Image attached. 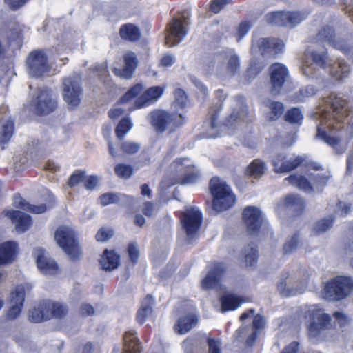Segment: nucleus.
Instances as JSON below:
<instances>
[{"mask_svg":"<svg viewBox=\"0 0 353 353\" xmlns=\"http://www.w3.org/2000/svg\"><path fill=\"white\" fill-rule=\"evenodd\" d=\"M310 55L312 59L313 63L321 68H326L330 65L328 53L326 50L321 52L312 51Z\"/></svg>","mask_w":353,"mask_h":353,"instance_id":"43","label":"nucleus"},{"mask_svg":"<svg viewBox=\"0 0 353 353\" xmlns=\"http://www.w3.org/2000/svg\"><path fill=\"white\" fill-rule=\"evenodd\" d=\"M124 67L123 68H113V72L117 77L125 79L132 78L133 72L137 65V60L135 54L132 52H128L123 56Z\"/></svg>","mask_w":353,"mask_h":353,"instance_id":"25","label":"nucleus"},{"mask_svg":"<svg viewBox=\"0 0 353 353\" xmlns=\"http://www.w3.org/2000/svg\"><path fill=\"white\" fill-rule=\"evenodd\" d=\"M101 203L103 205H107L110 203H116L119 201L118 196L114 193H106L101 196Z\"/></svg>","mask_w":353,"mask_h":353,"instance_id":"60","label":"nucleus"},{"mask_svg":"<svg viewBox=\"0 0 353 353\" xmlns=\"http://www.w3.org/2000/svg\"><path fill=\"white\" fill-rule=\"evenodd\" d=\"M120 36L122 39L130 41H135L141 37L140 30L132 23L123 25L119 30Z\"/></svg>","mask_w":353,"mask_h":353,"instance_id":"37","label":"nucleus"},{"mask_svg":"<svg viewBox=\"0 0 353 353\" xmlns=\"http://www.w3.org/2000/svg\"><path fill=\"white\" fill-rule=\"evenodd\" d=\"M223 60L227 61L226 70L230 75H234L239 70V58L232 50H228L223 54L205 58L202 61L203 68L208 72L213 71L215 69H218L219 64Z\"/></svg>","mask_w":353,"mask_h":353,"instance_id":"8","label":"nucleus"},{"mask_svg":"<svg viewBox=\"0 0 353 353\" xmlns=\"http://www.w3.org/2000/svg\"><path fill=\"white\" fill-rule=\"evenodd\" d=\"M330 74L337 81L343 80L347 77L350 68L343 60L339 59L334 63H330Z\"/></svg>","mask_w":353,"mask_h":353,"instance_id":"31","label":"nucleus"},{"mask_svg":"<svg viewBox=\"0 0 353 353\" xmlns=\"http://www.w3.org/2000/svg\"><path fill=\"white\" fill-rule=\"evenodd\" d=\"M153 304V297L151 295L146 296L137 314V319L140 324H143L145 319L152 314Z\"/></svg>","mask_w":353,"mask_h":353,"instance_id":"32","label":"nucleus"},{"mask_svg":"<svg viewBox=\"0 0 353 353\" xmlns=\"http://www.w3.org/2000/svg\"><path fill=\"white\" fill-rule=\"evenodd\" d=\"M114 172L117 176L126 179L132 175L133 168L130 165L119 163L114 167Z\"/></svg>","mask_w":353,"mask_h":353,"instance_id":"50","label":"nucleus"},{"mask_svg":"<svg viewBox=\"0 0 353 353\" xmlns=\"http://www.w3.org/2000/svg\"><path fill=\"white\" fill-rule=\"evenodd\" d=\"M316 70L312 63L304 61L302 66V73L307 78H316L317 77Z\"/></svg>","mask_w":353,"mask_h":353,"instance_id":"55","label":"nucleus"},{"mask_svg":"<svg viewBox=\"0 0 353 353\" xmlns=\"http://www.w3.org/2000/svg\"><path fill=\"white\" fill-rule=\"evenodd\" d=\"M164 88L161 86H153L148 88L136 100L134 107L129 108V110L132 111L135 108H141L154 103L161 97Z\"/></svg>","mask_w":353,"mask_h":353,"instance_id":"23","label":"nucleus"},{"mask_svg":"<svg viewBox=\"0 0 353 353\" xmlns=\"http://www.w3.org/2000/svg\"><path fill=\"white\" fill-rule=\"evenodd\" d=\"M303 119V114L300 109L294 108L288 110L285 115V120L291 123H298Z\"/></svg>","mask_w":353,"mask_h":353,"instance_id":"52","label":"nucleus"},{"mask_svg":"<svg viewBox=\"0 0 353 353\" xmlns=\"http://www.w3.org/2000/svg\"><path fill=\"white\" fill-rule=\"evenodd\" d=\"M303 161L304 159L300 156L286 159L285 156L279 154L272 159V163L276 173H285L296 169Z\"/></svg>","mask_w":353,"mask_h":353,"instance_id":"21","label":"nucleus"},{"mask_svg":"<svg viewBox=\"0 0 353 353\" xmlns=\"http://www.w3.org/2000/svg\"><path fill=\"white\" fill-rule=\"evenodd\" d=\"M3 213L5 216L16 223L15 229L18 232H26L32 224L31 217L22 212L6 210Z\"/></svg>","mask_w":353,"mask_h":353,"instance_id":"24","label":"nucleus"},{"mask_svg":"<svg viewBox=\"0 0 353 353\" xmlns=\"http://www.w3.org/2000/svg\"><path fill=\"white\" fill-rule=\"evenodd\" d=\"M194 163L188 158H179L174 161L170 168L173 172H174L179 178L189 170L192 169Z\"/></svg>","mask_w":353,"mask_h":353,"instance_id":"36","label":"nucleus"},{"mask_svg":"<svg viewBox=\"0 0 353 353\" xmlns=\"http://www.w3.org/2000/svg\"><path fill=\"white\" fill-rule=\"evenodd\" d=\"M54 239L70 259L74 260L79 257V245L76 240L75 232L71 228L65 225L59 227L55 232Z\"/></svg>","mask_w":353,"mask_h":353,"instance_id":"7","label":"nucleus"},{"mask_svg":"<svg viewBox=\"0 0 353 353\" xmlns=\"http://www.w3.org/2000/svg\"><path fill=\"white\" fill-rule=\"evenodd\" d=\"M265 105L270 110V114L268 116L269 121H274L277 119L283 113L284 107L281 102L267 101Z\"/></svg>","mask_w":353,"mask_h":353,"instance_id":"42","label":"nucleus"},{"mask_svg":"<svg viewBox=\"0 0 353 353\" xmlns=\"http://www.w3.org/2000/svg\"><path fill=\"white\" fill-rule=\"evenodd\" d=\"M197 321L195 315L188 314L178 320L174 326V330L179 334H185L196 325Z\"/></svg>","mask_w":353,"mask_h":353,"instance_id":"29","label":"nucleus"},{"mask_svg":"<svg viewBox=\"0 0 353 353\" xmlns=\"http://www.w3.org/2000/svg\"><path fill=\"white\" fill-rule=\"evenodd\" d=\"M85 179V172L83 171H76L69 178L68 185L72 188L83 181Z\"/></svg>","mask_w":353,"mask_h":353,"instance_id":"58","label":"nucleus"},{"mask_svg":"<svg viewBox=\"0 0 353 353\" xmlns=\"http://www.w3.org/2000/svg\"><path fill=\"white\" fill-rule=\"evenodd\" d=\"M226 270L225 265L222 263L214 262L210 266L206 276L202 280V288L205 290L215 288L219 285Z\"/></svg>","mask_w":353,"mask_h":353,"instance_id":"18","label":"nucleus"},{"mask_svg":"<svg viewBox=\"0 0 353 353\" xmlns=\"http://www.w3.org/2000/svg\"><path fill=\"white\" fill-rule=\"evenodd\" d=\"M284 48L283 42L276 38H259L254 39L252 52H259L263 57H273L281 52Z\"/></svg>","mask_w":353,"mask_h":353,"instance_id":"12","label":"nucleus"},{"mask_svg":"<svg viewBox=\"0 0 353 353\" xmlns=\"http://www.w3.org/2000/svg\"><path fill=\"white\" fill-rule=\"evenodd\" d=\"M314 42L322 45L327 43L345 54L353 52V46L347 41L336 39L334 30L329 26L324 27L319 32L314 39Z\"/></svg>","mask_w":353,"mask_h":353,"instance_id":"10","label":"nucleus"},{"mask_svg":"<svg viewBox=\"0 0 353 353\" xmlns=\"http://www.w3.org/2000/svg\"><path fill=\"white\" fill-rule=\"evenodd\" d=\"M17 245L14 242L8 241L0 244V265L14 261L16 254Z\"/></svg>","mask_w":353,"mask_h":353,"instance_id":"27","label":"nucleus"},{"mask_svg":"<svg viewBox=\"0 0 353 353\" xmlns=\"http://www.w3.org/2000/svg\"><path fill=\"white\" fill-rule=\"evenodd\" d=\"M34 111L37 114H48L57 107V101L52 97L51 90L47 88L39 89L36 97L32 101Z\"/></svg>","mask_w":353,"mask_h":353,"instance_id":"14","label":"nucleus"},{"mask_svg":"<svg viewBox=\"0 0 353 353\" xmlns=\"http://www.w3.org/2000/svg\"><path fill=\"white\" fill-rule=\"evenodd\" d=\"M258 259V250L256 246L248 245L245 248V262L247 265H252Z\"/></svg>","mask_w":353,"mask_h":353,"instance_id":"49","label":"nucleus"},{"mask_svg":"<svg viewBox=\"0 0 353 353\" xmlns=\"http://www.w3.org/2000/svg\"><path fill=\"white\" fill-rule=\"evenodd\" d=\"M208 353H222L221 350V343L219 341L209 339L208 340Z\"/></svg>","mask_w":353,"mask_h":353,"instance_id":"59","label":"nucleus"},{"mask_svg":"<svg viewBox=\"0 0 353 353\" xmlns=\"http://www.w3.org/2000/svg\"><path fill=\"white\" fill-rule=\"evenodd\" d=\"M266 170L265 163L259 159L254 160L248 167L246 173L248 175L258 178L261 176Z\"/></svg>","mask_w":353,"mask_h":353,"instance_id":"41","label":"nucleus"},{"mask_svg":"<svg viewBox=\"0 0 353 353\" xmlns=\"http://www.w3.org/2000/svg\"><path fill=\"white\" fill-rule=\"evenodd\" d=\"M283 205L297 214L301 213L305 208L304 201L297 194L288 195L283 200Z\"/></svg>","mask_w":353,"mask_h":353,"instance_id":"34","label":"nucleus"},{"mask_svg":"<svg viewBox=\"0 0 353 353\" xmlns=\"http://www.w3.org/2000/svg\"><path fill=\"white\" fill-rule=\"evenodd\" d=\"M44 309L47 310L50 317L62 318L68 313V308L60 303H54L51 301H44Z\"/></svg>","mask_w":353,"mask_h":353,"instance_id":"33","label":"nucleus"},{"mask_svg":"<svg viewBox=\"0 0 353 353\" xmlns=\"http://www.w3.org/2000/svg\"><path fill=\"white\" fill-rule=\"evenodd\" d=\"M28 73L33 77H39L49 72L48 58L43 50H34L30 53L26 60Z\"/></svg>","mask_w":353,"mask_h":353,"instance_id":"15","label":"nucleus"},{"mask_svg":"<svg viewBox=\"0 0 353 353\" xmlns=\"http://www.w3.org/2000/svg\"><path fill=\"white\" fill-rule=\"evenodd\" d=\"M306 11L285 12L276 11L266 14L265 21L271 26L294 27L305 20L308 16Z\"/></svg>","mask_w":353,"mask_h":353,"instance_id":"9","label":"nucleus"},{"mask_svg":"<svg viewBox=\"0 0 353 353\" xmlns=\"http://www.w3.org/2000/svg\"><path fill=\"white\" fill-rule=\"evenodd\" d=\"M243 219L248 232L251 234H256L263 221L261 210L256 207L248 206L243 211Z\"/></svg>","mask_w":353,"mask_h":353,"instance_id":"19","label":"nucleus"},{"mask_svg":"<svg viewBox=\"0 0 353 353\" xmlns=\"http://www.w3.org/2000/svg\"><path fill=\"white\" fill-rule=\"evenodd\" d=\"M128 254L130 260L134 263L137 262L139 257V251L137 245L134 243L130 244L128 246Z\"/></svg>","mask_w":353,"mask_h":353,"instance_id":"64","label":"nucleus"},{"mask_svg":"<svg viewBox=\"0 0 353 353\" xmlns=\"http://www.w3.org/2000/svg\"><path fill=\"white\" fill-rule=\"evenodd\" d=\"M202 214L196 208L186 210L181 216L182 227L189 240H192L198 235L202 223Z\"/></svg>","mask_w":353,"mask_h":353,"instance_id":"13","label":"nucleus"},{"mask_svg":"<svg viewBox=\"0 0 353 353\" xmlns=\"http://www.w3.org/2000/svg\"><path fill=\"white\" fill-rule=\"evenodd\" d=\"M270 92L276 95L281 92L285 83L289 79L287 68L281 63H274L270 67Z\"/></svg>","mask_w":353,"mask_h":353,"instance_id":"16","label":"nucleus"},{"mask_svg":"<svg viewBox=\"0 0 353 353\" xmlns=\"http://www.w3.org/2000/svg\"><path fill=\"white\" fill-rule=\"evenodd\" d=\"M334 219L332 216L323 219L316 223L314 227V232L316 234H319L326 232L333 225Z\"/></svg>","mask_w":353,"mask_h":353,"instance_id":"48","label":"nucleus"},{"mask_svg":"<svg viewBox=\"0 0 353 353\" xmlns=\"http://www.w3.org/2000/svg\"><path fill=\"white\" fill-rule=\"evenodd\" d=\"M210 190L213 196L212 208L216 212L226 210L235 203V196L230 188L217 176L211 179Z\"/></svg>","mask_w":353,"mask_h":353,"instance_id":"3","label":"nucleus"},{"mask_svg":"<svg viewBox=\"0 0 353 353\" xmlns=\"http://www.w3.org/2000/svg\"><path fill=\"white\" fill-rule=\"evenodd\" d=\"M222 312L234 310L238 308L243 300L238 296L232 294H227L220 298Z\"/></svg>","mask_w":353,"mask_h":353,"instance_id":"30","label":"nucleus"},{"mask_svg":"<svg viewBox=\"0 0 353 353\" xmlns=\"http://www.w3.org/2000/svg\"><path fill=\"white\" fill-rule=\"evenodd\" d=\"M123 341L125 353H139V344L134 332H126L123 336Z\"/></svg>","mask_w":353,"mask_h":353,"instance_id":"40","label":"nucleus"},{"mask_svg":"<svg viewBox=\"0 0 353 353\" xmlns=\"http://www.w3.org/2000/svg\"><path fill=\"white\" fill-rule=\"evenodd\" d=\"M199 176V172L196 169L194 165H193L192 169L189 170L188 172L180 176L179 180L180 183L183 185L190 184L197 181Z\"/></svg>","mask_w":353,"mask_h":353,"instance_id":"46","label":"nucleus"},{"mask_svg":"<svg viewBox=\"0 0 353 353\" xmlns=\"http://www.w3.org/2000/svg\"><path fill=\"white\" fill-rule=\"evenodd\" d=\"M235 101L237 108L234 109L232 113L225 121L224 125L226 126H232L235 122L244 121L248 116V109L243 97H237Z\"/></svg>","mask_w":353,"mask_h":353,"instance_id":"26","label":"nucleus"},{"mask_svg":"<svg viewBox=\"0 0 353 353\" xmlns=\"http://www.w3.org/2000/svg\"><path fill=\"white\" fill-rule=\"evenodd\" d=\"M14 205L17 208H22L24 210H28L30 212L35 214H41L47 210L46 205L41 204L39 205H30L27 203L23 198L19 196H14Z\"/></svg>","mask_w":353,"mask_h":353,"instance_id":"38","label":"nucleus"},{"mask_svg":"<svg viewBox=\"0 0 353 353\" xmlns=\"http://www.w3.org/2000/svg\"><path fill=\"white\" fill-rule=\"evenodd\" d=\"M33 255L39 270L45 274H54L57 272L58 266L56 262L45 254V250L41 248H36Z\"/></svg>","mask_w":353,"mask_h":353,"instance_id":"22","label":"nucleus"},{"mask_svg":"<svg viewBox=\"0 0 353 353\" xmlns=\"http://www.w3.org/2000/svg\"><path fill=\"white\" fill-rule=\"evenodd\" d=\"M121 148L123 152L132 154L139 151L140 145L135 142L125 141L122 143Z\"/></svg>","mask_w":353,"mask_h":353,"instance_id":"57","label":"nucleus"},{"mask_svg":"<svg viewBox=\"0 0 353 353\" xmlns=\"http://www.w3.org/2000/svg\"><path fill=\"white\" fill-rule=\"evenodd\" d=\"M253 26V23L248 21H242L238 28L239 40L244 37Z\"/></svg>","mask_w":353,"mask_h":353,"instance_id":"61","label":"nucleus"},{"mask_svg":"<svg viewBox=\"0 0 353 353\" xmlns=\"http://www.w3.org/2000/svg\"><path fill=\"white\" fill-rule=\"evenodd\" d=\"M132 123L128 118H124L117 125L115 132L117 137L121 140L125 135L131 130Z\"/></svg>","mask_w":353,"mask_h":353,"instance_id":"47","label":"nucleus"},{"mask_svg":"<svg viewBox=\"0 0 353 353\" xmlns=\"http://www.w3.org/2000/svg\"><path fill=\"white\" fill-rule=\"evenodd\" d=\"M329 103L332 112L323 114L321 124L317 127L316 137L332 146L336 153L341 154L345 152V146L341 145L339 137L331 134L343 128L341 123L349 114L350 108L346 100L337 96L331 95Z\"/></svg>","mask_w":353,"mask_h":353,"instance_id":"1","label":"nucleus"},{"mask_svg":"<svg viewBox=\"0 0 353 353\" xmlns=\"http://www.w3.org/2000/svg\"><path fill=\"white\" fill-rule=\"evenodd\" d=\"M313 189L314 191L321 192L323 188L327 185L329 180V176L321 174H317L313 178Z\"/></svg>","mask_w":353,"mask_h":353,"instance_id":"54","label":"nucleus"},{"mask_svg":"<svg viewBox=\"0 0 353 353\" xmlns=\"http://www.w3.org/2000/svg\"><path fill=\"white\" fill-rule=\"evenodd\" d=\"M290 184L296 187L301 190L305 191L307 193L314 192L313 186L310 185L308 180L302 175L293 174L285 179Z\"/></svg>","mask_w":353,"mask_h":353,"instance_id":"35","label":"nucleus"},{"mask_svg":"<svg viewBox=\"0 0 353 353\" xmlns=\"http://www.w3.org/2000/svg\"><path fill=\"white\" fill-rule=\"evenodd\" d=\"M25 300V288L22 285H17L10 296V307L7 312V319H14L21 312Z\"/></svg>","mask_w":353,"mask_h":353,"instance_id":"20","label":"nucleus"},{"mask_svg":"<svg viewBox=\"0 0 353 353\" xmlns=\"http://www.w3.org/2000/svg\"><path fill=\"white\" fill-rule=\"evenodd\" d=\"M175 101L178 105L183 106L187 102L185 92L181 89H176L174 92Z\"/></svg>","mask_w":353,"mask_h":353,"instance_id":"62","label":"nucleus"},{"mask_svg":"<svg viewBox=\"0 0 353 353\" xmlns=\"http://www.w3.org/2000/svg\"><path fill=\"white\" fill-rule=\"evenodd\" d=\"M148 120L158 133L174 132L184 123L183 117L163 110H154L148 116Z\"/></svg>","mask_w":353,"mask_h":353,"instance_id":"2","label":"nucleus"},{"mask_svg":"<svg viewBox=\"0 0 353 353\" xmlns=\"http://www.w3.org/2000/svg\"><path fill=\"white\" fill-rule=\"evenodd\" d=\"M14 132V122L7 120L3 124L0 130V142L7 143L12 137Z\"/></svg>","mask_w":353,"mask_h":353,"instance_id":"45","label":"nucleus"},{"mask_svg":"<svg viewBox=\"0 0 353 353\" xmlns=\"http://www.w3.org/2000/svg\"><path fill=\"white\" fill-rule=\"evenodd\" d=\"M314 86L309 85L295 92L290 97V100L294 103L304 102L307 98L314 96L316 93Z\"/></svg>","mask_w":353,"mask_h":353,"instance_id":"39","label":"nucleus"},{"mask_svg":"<svg viewBox=\"0 0 353 353\" xmlns=\"http://www.w3.org/2000/svg\"><path fill=\"white\" fill-rule=\"evenodd\" d=\"M83 94L80 76L72 74L63 79L62 96L69 109L74 110L79 106Z\"/></svg>","mask_w":353,"mask_h":353,"instance_id":"4","label":"nucleus"},{"mask_svg":"<svg viewBox=\"0 0 353 353\" xmlns=\"http://www.w3.org/2000/svg\"><path fill=\"white\" fill-rule=\"evenodd\" d=\"M143 86L141 84H137L130 89L120 99L121 103H125L136 97L141 92Z\"/></svg>","mask_w":353,"mask_h":353,"instance_id":"51","label":"nucleus"},{"mask_svg":"<svg viewBox=\"0 0 353 353\" xmlns=\"http://www.w3.org/2000/svg\"><path fill=\"white\" fill-rule=\"evenodd\" d=\"M228 3V0H214L210 5V10L214 13H219L220 10Z\"/></svg>","mask_w":353,"mask_h":353,"instance_id":"63","label":"nucleus"},{"mask_svg":"<svg viewBox=\"0 0 353 353\" xmlns=\"http://www.w3.org/2000/svg\"><path fill=\"white\" fill-rule=\"evenodd\" d=\"M113 235V230L110 228H101L96 234L97 241L103 242L109 240Z\"/></svg>","mask_w":353,"mask_h":353,"instance_id":"56","label":"nucleus"},{"mask_svg":"<svg viewBox=\"0 0 353 353\" xmlns=\"http://www.w3.org/2000/svg\"><path fill=\"white\" fill-rule=\"evenodd\" d=\"M103 270L111 271L118 268L119 256L113 251L105 250L99 261Z\"/></svg>","mask_w":353,"mask_h":353,"instance_id":"28","label":"nucleus"},{"mask_svg":"<svg viewBox=\"0 0 353 353\" xmlns=\"http://www.w3.org/2000/svg\"><path fill=\"white\" fill-rule=\"evenodd\" d=\"M30 319L33 323H40L49 319V313L44 309V302L38 308H34L30 314Z\"/></svg>","mask_w":353,"mask_h":353,"instance_id":"44","label":"nucleus"},{"mask_svg":"<svg viewBox=\"0 0 353 353\" xmlns=\"http://www.w3.org/2000/svg\"><path fill=\"white\" fill-rule=\"evenodd\" d=\"M306 281L301 279L296 274H283L277 285L279 293L283 296H294L303 292Z\"/></svg>","mask_w":353,"mask_h":353,"instance_id":"11","label":"nucleus"},{"mask_svg":"<svg viewBox=\"0 0 353 353\" xmlns=\"http://www.w3.org/2000/svg\"><path fill=\"white\" fill-rule=\"evenodd\" d=\"M305 315L308 336L310 339L317 338L322 331L329 327L331 319L321 309L305 308L301 310Z\"/></svg>","mask_w":353,"mask_h":353,"instance_id":"5","label":"nucleus"},{"mask_svg":"<svg viewBox=\"0 0 353 353\" xmlns=\"http://www.w3.org/2000/svg\"><path fill=\"white\" fill-rule=\"evenodd\" d=\"M299 236L297 234H294L289 240H288L283 245V252L285 254H291L294 252L298 246Z\"/></svg>","mask_w":353,"mask_h":353,"instance_id":"53","label":"nucleus"},{"mask_svg":"<svg viewBox=\"0 0 353 353\" xmlns=\"http://www.w3.org/2000/svg\"><path fill=\"white\" fill-rule=\"evenodd\" d=\"M352 290L353 279L350 276H340L325 285L323 296L328 301H339L349 296Z\"/></svg>","mask_w":353,"mask_h":353,"instance_id":"6","label":"nucleus"},{"mask_svg":"<svg viewBox=\"0 0 353 353\" xmlns=\"http://www.w3.org/2000/svg\"><path fill=\"white\" fill-rule=\"evenodd\" d=\"M187 34V30L179 19H173L168 25L165 43L172 47L179 43Z\"/></svg>","mask_w":353,"mask_h":353,"instance_id":"17","label":"nucleus"}]
</instances>
